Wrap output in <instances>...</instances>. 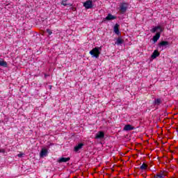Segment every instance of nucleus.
Instances as JSON below:
<instances>
[{
    "instance_id": "obj_1",
    "label": "nucleus",
    "mask_w": 178,
    "mask_h": 178,
    "mask_svg": "<svg viewBox=\"0 0 178 178\" xmlns=\"http://www.w3.org/2000/svg\"><path fill=\"white\" fill-rule=\"evenodd\" d=\"M101 51H102V47H95L90 51L89 54L91 55L92 58H96V59H98V58H99V55H101Z\"/></svg>"
},
{
    "instance_id": "obj_2",
    "label": "nucleus",
    "mask_w": 178,
    "mask_h": 178,
    "mask_svg": "<svg viewBox=\"0 0 178 178\" xmlns=\"http://www.w3.org/2000/svg\"><path fill=\"white\" fill-rule=\"evenodd\" d=\"M150 31L151 33H159L161 35V33L163 31V28L161 26H154L150 30Z\"/></svg>"
},
{
    "instance_id": "obj_3",
    "label": "nucleus",
    "mask_w": 178,
    "mask_h": 178,
    "mask_svg": "<svg viewBox=\"0 0 178 178\" xmlns=\"http://www.w3.org/2000/svg\"><path fill=\"white\" fill-rule=\"evenodd\" d=\"M83 6L86 9H92V7L94 6L92 5V1L88 0L83 3Z\"/></svg>"
},
{
    "instance_id": "obj_4",
    "label": "nucleus",
    "mask_w": 178,
    "mask_h": 178,
    "mask_svg": "<svg viewBox=\"0 0 178 178\" xmlns=\"http://www.w3.org/2000/svg\"><path fill=\"white\" fill-rule=\"evenodd\" d=\"M127 10V3H122L120 5V13H124Z\"/></svg>"
},
{
    "instance_id": "obj_5",
    "label": "nucleus",
    "mask_w": 178,
    "mask_h": 178,
    "mask_svg": "<svg viewBox=\"0 0 178 178\" xmlns=\"http://www.w3.org/2000/svg\"><path fill=\"white\" fill-rule=\"evenodd\" d=\"M170 44L168 41H161L160 43H159V48H168L169 47Z\"/></svg>"
},
{
    "instance_id": "obj_6",
    "label": "nucleus",
    "mask_w": 178,
    "mask_h": 178,
    "mask_svg": "<svg viewBox=\"0 0 178 178\" xmlns=\"http://www.w3.org/2000/svg\"><path fill=\"white\" fill-rule=\"evenodd\" d=\"M116 19V16L113 15L112 14H108V15L104 19V22H106V20H115Z\"/></svg>"
},
{
    "instance_id": "obj_7",
    "label": "nucleus",
    "mask_w": 178,
    "mask_h": 178,
    "mask_svg": "<svg viewBox=\"0 0 178 178\" xmlns=\"http://www.w3.org/2000/svg\"><path fill=\"white\" fill-rule=\"evenodd\" d=\"M104 137H105V134L104 133V131H100L96 134L95 138L102 139V138H104Z\"/></svg>"
},
{
    "instance_id": "obj_8",
    "label": "nucleus",
    "mask_w": 178,
    "mask_h": 178,
    "mask_svg": "<svg viewBox=\"0 0 178 178\" xmlns=\"http://www.w3.org/2000/svg\"><path fill=\"white\" fill-rule=\"evenodd\" d=\"M47 155H48V150L46 148H42L40 153V158H44V156H47Z\"/></svg>"
},
{
    "instance_id": "obj_9",
    "label": "nucleus",
    "mask_w": 178,
    "mask_h": 178,
    "mask_svg": "<svg viewBox=\"0 0 178 178\" xmlns=\"http://www.w3.org/2000/svg\"><path fill=\"white\" fill-rule=\"evenodd\" d=\"M83 146V143H79L76 146L74 147V151H75V152H77V151H80V149H81Z\"/></svg>"
},
{
    "instance_id": "obj_10",
    "label": "nucleus",
    "mask_w": 178,
    "mask_h": 178,
    "mask_svg": "<svg viewBox=\"0 0 178 178\" xmlns=\"http://www.w3.org/2000/svg\"><path fill=\"white\" fill-rule=\"evenodd\" d=\"M69 161H70V158L69 157H61L58 159V162H59V163H62L63 162H69Z\"/></svg>"
},
{
    "instance_id": "obj_11",
    "label": "nucleus",
    "mask_w": 178,
    "mask_h": 178,
    "mask_svg": "<svg viewBox=\"0 0 178 178\" xmlns=\"http://www.w3.org/2000/svg\"><path fill=\"white\" fill-rule=\"evenodd\" d=\"M113 30H114V33H115V34H117V35H120V31H119V24H116L114 26Z\"/></svg>"
},
{
    "instance_id": "obj_12",
    "label": "nucleus",
    "mask_w": 178,
    "mask_h": 178,
    "mask_svg": "<svg viewBox=\"0 0 178 178\" xmlns=\"http://www.w3.org/2000/svg\"><path fill=\"white\" fill-rule=\"evenodd\" d=\"M160 53L159 51H158V50H154L153 54H152V59H156V58H158V56H159Z\"/></svg>"
},
{
    "instance_id": "obj_13",
    "label": "nucleus",
    "mask_w": 178,
    "mask_h": 178,
    "mask_svg": "<svg viewBox=\"0 0 178 178\" xmlns=\"http://www.w3.org/2000/svg\"><path fill=\"white\" fill-rule=\"evenodd\" d=\"M134 127L130 124L125 125L124 127V130H125V131H129L130 130H134Z\"/></svg>"
},
{
    "instance_id": "obj_14",
    "label": "nucleus",
    "mask_w": 178,
    "mask_h": 178,
    "mask_svg": "<svg viewBox=\"0 0 178 178\" xmlns=\"http://www.w3.org/2000/svg\"><path fill=\"white\" fill-rule=\"evenodd\" d=\"M159 38H161V35L159 33H156V35L153 37L154 42H156Z\"/></svg>"
},
{
    "instance_id": "obj_15",
    "label": "nucleus",
    "mask_w": 178,
    "mask_h": 178,
    "mask_svg": "<svg viewBox=\"0 0 178 178\" xmlns=\"http://www.w3.org/2000/svg\"><path fill=\"white\" fill-rule=\"evenodd\" d=\"M0 66H3V67H8V63L6 61L3 60V59L0 58Z\"/></svg>"
},
{
    "instance_id": "obj_16",
    "label": "nucleus",
    "mask_w": 178,
    "mask_h": 178,
    "mask_svg": "<svg viewBox=\"0 0 178 178\" xmlns=\"http://www.w3.org/2000/svg\"><path fill=\"white\" fill-rule=\"evenodd\" d=\"M115 44H116L117 45H120L121 44H123V39L121 38H118L117 39V41H116Z\"/></svg>"
},
{
    "instance_id": "obj_17",
    "label": "nucleus",
    "mask_w": 178,
    "mask_h": 178,
    "mask_svg": "<svg viewBox=\"0 0 178 178\" xmlns=\"http://www.w3.org/2000/svg\"><path fill=\"white\" fill-rule=\"evenodd\" d=\"M147 168H148V165H147V164H145V163H143V164L140 166L141 170H145V169H147Z\"/></svg>"
},
{
    "instance_id": "obj_18",
    "label": "nucleus",
    "mask_w": 178,
    "mask_h": 178,
    "mask_svg": "<svg viewBox=\"0 0 178 178\" xmlns=\"http://www.w3.org/2000/svg\"><path fill=\"white\" fill-rule=\"evenodd\" d=\"M161 99H156L155 101H154V104L156 105H159L161 104Z\"/></svg>"
},
{
    "instance_id": "obj_19",
    "label": "nucleus",
    "mask_w": 178,
    "mask_h": 178,
    "mask_svg": "<svg viewBox=\"0 0 178 178\" xmlns=\"http://www.w3.org/2000/svg\"><path fill=\"white\" fill-rule=\"evenodd\" d=\"M61 5H63V6H67V5H70V6H72V4H67V3H66V0L63 1L61 2Z\"/></svg>"
},
{
    "instance_id": "obj_20",
    "label": "nucleus",
    "mask_w": 178,
    "mask_h": 178,
    "mask_svg": "<svg viewBox=\"0 0 178 178\" xmlns=\"http://www.w3.org/2000/svg\"><path fill=\"white\" fill-rule=\"evenodd\" d=\"M47 33L49 35H51L52 34V31L51 29H47Z\"/></svg>"
},
{
    "instance_id": "obj_21",
    "label": "nucleus",
    "mask_w": 178,
    "mask_h": 178,
    "mask_svg": "<svg viewBox=\"0 0 178 178\" xmlns=\"http://www.w3.org/2000/svg\"><path fill=\"white\" fill-rule=\"evenodd\" d=\"M23 155H24V154H23V153H19V154H17V156H18L19 158H22V156H23Z\"/></svg>"
},
{
    "instance_id": "obj_22",
    "label": "nucleus",
    "mask_w": 178,
    "mask_h": 178,
    "mask_svg": "<svg viewBox=\"0 0 178 178\" xmlns=\"http://www.w3.org/2000/svg\"><path fill=\"white\" fill-rule=\"evenodd\" d=\"M0 152H1L2 154H5V152H6V151L5 150V149H1Z\"/></svg>"
},
{
    "instance_id": "obj_23",
    "label": "nucleus",
    "mask_w": 178,
    "mask_h": 178,
    "mask_svg": "<svg viewBox=\"0 0 178 178\" xmlns=\"http://www.w3.org/2000/svg\"><path fill=\"white\" fill-rule=\"evenodd\" d=\"M158 177H160V178H162V177H163V175H159Z\"/></svg>"
},
{
    "instance_id": "obj_24",
    "label": "nucleus",
    "mask_w": 178,
    "mask_h": 178,
    "mask_svg": "<svg viewBox=\"0 0 178 178\" xmlns=\"http://www.w3.org/2000/svg\"><path fill=\"white\" fill-rule=\"evenodd\" d=\"M72 10H75V8H72Z\"/></svg>"
}]
</instances>
